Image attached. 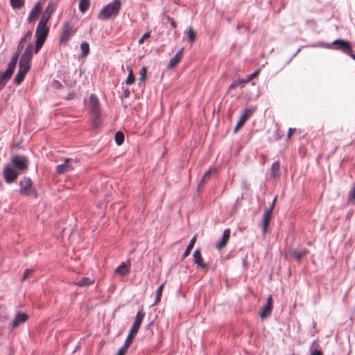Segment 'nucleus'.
<instances>
[{"label":"nucleus","instance_id":"obj_1","mask_svg":"<svg viewBox=\"0 0 355 355\" xmlns=\"http://www.w3.org/2000/svg\"><path fill=\"white\" fill-rule=\"evenodd\" d=\"M121 8V1L114 0L105 6H104L98 13V17L101 20L112 19L116 17Z\"/></svg>","mask_w":355,"mask_h":355},{"label":"nucleus","instance_id":"obj_2","mask_svg":"<svg viewBox=\"0 0 355 355\" xmlns=\"http://www.w3.org/2000/svg\"><path fill=\"white\" fill-rule=\"evenodd\" d=\"M19 193L24 196H31L37 198L38 194L33 187L32 180L27 176H24L19 182Z\"/></svg>","mask_w":355,"mask_h":355},{"label":"nucleus","instance_id":"obj_3","mask_svg":"<svg viewBox=\"0 0 355 355\" xmlns=\"http://www.w3.org/2000/svg\"><path fill=\"white\" fill-rule=\"evenodd\" d=\"M46 24H38L36 28V42L35 46V53H37L41 49L49 35V28Z\"/></svg>","mask_w":355,"mask_h":355},{"label":"nucleus","instance_id":"obj_4","mask_svg":"<svg viewBox=\"0 0 355 355\" xmlns=\"http://www.w3.org/2000/svg\"><path fill=\"white\" fill-rule=\"evenodd\" d=\"M33 44H29L24 53L22 54L19 62V67L20 70L28 72L31 68V61L33 57Z\"/></svg>","mask_w":355,"mask_h":355},{"label":"nucleus","instance_id":"obj_5","mask_svg":"<svg viewBox=\"0 0 355 355\" xmlns=\"http://www.w3.org/2000/svg\"><path fill=\"white\" fill-rule=\"evenodd\" d=\"M12 166L20 173L26 172L28 168V159L24 155H14L11 158Z\"/></svg>","mask_w":355,"mask_h":355},{"label":"nucleus","instance_id":"obj_6","mask_svg":"<svg viewBox=\"0 0 355 355\" xmlns=\"http://www.w3.org/2000/svg\"><path fill=\"white\" fill-rule=\"evenodd\" d=\"M76 32V28L73 26L72 24H64L60 35V43L65 46Z\"/></svg>","mask_w":355,"mask_h":355},{"label":"nucleus","instance_id":"obj_7","mask_svg":"<svg viewBox=\"0 0 355 355\" xmlns=\"http://www.w3.org/2000/svg\"><path fill=\"white\" fill-rule=\"evenodd\" d=\"M19 174L20 173L10 165H6L3 171V178L8 184L15 182Z\"/></svg>","mask_w":355,"mask_h":355},{"label":"nucleus","instance_id":"obj_8","mask_svg":"<svg viewBox=\"0 0 355 355\" xmlns=\"http://www.w3.org/2000/svg\"><path fill=\"white\" fill-rule=\"evenodd\" d=\"M28 318L29 316L27 313L21 311H17L12 322L10 324V328L11 329L17 328L20 325L25 323L28 320Z\"/></svg>","mask_w":355,"mask_h":355},{"label":"nucleus","instance_id":"obj_9","mask_svg":"<svg viewBox=\"0 0 355 355\" xmlns=\"http://www.w3.org/2000/svg\"><path fill=\"white\" fill-rule=\"evenodd\" d=\"M255 110V107H249L245 110L244 113L241 116L234 128V132H236L241 126L243 125L245 122L253 114Z\"/></svg>","mask_w":355,"mask_h":355},{"label":"nucleus","instance_id":"obj_10","mask_svg":"<svg viewBox=\"0 0 355 355\" xmlns=\"http://www.w3.org/2000/svg\"><path fill=\"white\" fill-rule=\"evenodd\" d=\"M333 44L339 45V49H342L343 53H345L349 55L352 53V49L351 47V45H350L349 42H348L347 41L338 39V40H336L333 42Z\"/></svg>","mask_w":355,"mask_h":355},{"label":"nucleus","instance_id":"obj_11","mask_svg":"<svg viewBox=\"0 0 355 355\" xmlns=\"http://www.w3.org/2000/svg\"><path fill=\"white\" fill-rule=\"evenodd\" d=\"M42 8V5L41 1L37 2L31 10L28 15V20L29 21L36 20L38 18L39 15L41 14Z\"/></svg>","mask_w":355,"mask_h":355},{"label":"nucleus","instance_id":"obj_12","mask_svg":"<svg viewBox=\"0 0 355 355\" xmlns=\"http://www.w3.org/2000/svg\"><path fill=\"white\" fill-rule=\"evenodd\" d=\"M272 298L271 296H269L267 298L266 304L263 307L261 311L259 313V316L261 318H265L268 315H269L272 311Z\"/></svg>","mask_w":355,"mask_h":355},{"label":"nucleus","instance_id":"obj_13","mask_svg":"<svg viewBox=\"0 0 355 355\" xmlns=\"http://www.w3.org/2000/svg\"><path fill=\"white\" fill-rule=\"evenodd\" d=\"M73 161L71 158H67L65 159L64 163L58 165L56 166L55 171L58 174H62L67 171H69L72 169V166L71 165V162Z\"/></svg>","mask_w":355,"mask_h":355},{"label":"nucleus","instance_id":"obj_14","mask_svg":"<svg viewBox=\"0 0 355 355\" xmlns=\"http://www.w3.org/2000/svg\"><path fill=\"white\" fill-rule=\"evenodd\" d=\"M89 108L92 114L101 112L99 101L94 94H92L89 98Z\"/></svg>","mask_w":355,"mask_h":355},{"label":"nucleus","instance_id":"obj_15","mask_svg":"<svg viewBox=\"0 0 355 355\" xmlns=\"http://www.w3.org/2000/svg\"><path fill=\"white\" fill-rule=\"evenodd\" d=\"M130 260L127 262H123L119 265L114 270L115 274L119 275L120 276H124L130 272Z\"/></svg>","mask_w":355,"mask_h":355},{"label":"nucleus","instance_id":"obj_16","mask_svg":"<svg viewBox=\"0 0 355 355\" xmlns=\"http://www.w3.org/2000/svg\"><path fill=\"white\" fill-rule=\"evenodd\" d=\"M193 261L196 264L198 265V267L202 268V269H207L208 267V265L205 263L202 262V258L201 256V252L199 249H196L193 254Z\"/></svg>","mask_w":355,"mask_h":355},{"label":"nucleus","instance_id":"obj_17","mask_svg":"<svg viewBox=\"0 0 355 355\" xmlns=\"http://www.w3.org/2000/svg\"><path fill=\"white\" fill-rule=\"evenodd\" d=\"M54 10L53 5L50 3L42 12L41 19L39 22H48L51 14Z\"/></svg>","mask_w":355,"mask_h":355},{"label":"nucleus","instance_id":"obj_18","mask_svg":"<svg viewBox=\"0 0 355 355\" xmlns=\"http://www.w3.org/2000/svg\"><path fill=\"white\" fill-rule=\"evenodd\" d=\"M308 253L309 250L305 248L300 250H293L290 252V254L297 261H300L301 259H303Z\"/></svg>","mask_w":355,"mask_h":355},{"label":"nucleus","instance_id":"obj_19","mask_svg":"<svg viewBox=\"0 0 355 355\" xmlns=\"http://www.w3.org/2000/svg\"><path fill=\"white\" fill-rule=\"evenodd\" d=\"M12 73L13 72L8 69L4 73L0 72V89H2L4 87L6 83L11 78Z\"/></svg>","mask_w":355,"mask_h":355},{"label":"nucleus","instance_id":"obj_20","mask_svg":"<svg viewBox=\"0 0 355 355\" xmlns=\"http://www.w3.org/2000/svg\"><path fill=\"white\" fill-rule=\"evenodd\" d=\"M184 53V48H182L180 50H179L175 56L172 58L168 63V67L170 68H174L177 66L181 58H182Z\"/></svg>","mask_w":355,"mask_h":355},{"label":"nucleus","instance_id":"obj_21","mask_svg":"<svg viewBox=\"0 0 355 355\" xmlns=\"http://www.w3.org/2000/svg\"><path fill=\"white\" fill-rule=\"evenodd\" d=\"M230 236V230L229 228L225 229L223 232V236L219 243L216 245L218 249L223 248L227 243Z\"/></svg>","mask_w":355,"mask_h":355},{"label":"nucleus","instance_id":"obj_22","mask_svg":"<svg viewBox=\"0 0 355 355\" xmlns=\"http://www.w3.org/2000/svg\"><path fill=\"white\" fill-rule=\"evenodd\" d=\"M21 51H19L18 49H17L16 53L12 55L10 61L8 63V69H10L12 72H14V70L16 67V64L17 62L19 55Z\"/></svg>","mask_w":355,"mask_h":355},{"label":"nucleus","instance_id":"obj_23","mask_svg":"<svg viewBox=\"0 0 355 355\" xmlns=\"http://www.w3.org/2000/svg\"><path fill=\"white\" fill-rule=\"evenodd\" d=\"M21 51H19L18 49H17L16 53L12 55L10 61L8 63V69H10L12 72H14V70L16 67V64L17 62L19 55Z\"/></svg>","mask_w":355,"mask_h":355},{"label":"nucleus","instance_id":"obj_24","mask_svg":"<svg viewBox=\"0 0 355 355\" xmlns=\"http://www.w3.org/2000/svg\"><path fill=\"white\" fill-rule=\"evenodd\" d=\"M94 283V279H90L89 277H84L79 281L76 282L75 284L79 287H87L89 285L93 284Z\"/></svg>","mask_w":355,"mask_h":355},{"label":"nucleus","instance_id":"obj_25","mask_svg":"<svg viewBox=\"0 0 355 355\" xmlns=\"http://www.w3.org/2000/svg\"><path fill=\"white\" fill-rule=\"evenodd\" d=\"M280 165L278 161L275 162L270 168V175L273 178L279 177L280 175Z\"/></svg>","mask_w":355,"mask_h":355},{"label":"nucleus","instance_id":"obj_26","mask_svg":"<svg viewBox=\"0 0 355 355\" xmlns=\"http://www.w3.org/2000/svg\"><path fill=\"white\" fill-rule=\"evenodd\" d=\"M31 36H32V31H28L26 34L24 36V37H22L21 39V40L19 41V44L17 46V49L19 50V51H21L24 46V44L25 43L28 41V40H30L31 38Z\"/></svg>","mask_w":355,"mask_h":355},{"label":"nucleus","instance_id":"obj_27","mask_svg":"<svg viewBox=\"0 0 355 355\" xmlns=\"http://www.w3.org/2000/svg\"><path fill=\"white\" fill-rule=\"evenodd\" d=\"M92 125L94 128H98L101 124L102 120L101 118V112H98L97 114L94 113L92 114Z\"/></svg>","mask_w":355,"mask_h":355},{"label":"nucleus","instance_id":"obj_28","mask_svg":"<svg viewBox=\"0 0 355 355\" xmlns=\"http://www.w3.org/2000/svg\"><path fill=\"white\" fill-rule=\"evenodd\" d=\"M196 241V236H194L191 240L190 241V243L188 245L187 248H186L183 255H182V259H184L186 258L187 256H189V254H190L191 250L193 249V246H194V244Z\"/></svg>","mask_w":355,"mask_h":355},{"label":"nucleus","instance_id":"obj_29","mask_svg":"<svg viewBox=\"0 0 355 355\" xmlns=\"http://www.w3.org/2000/svg\"><path fill=\"white\" fill-rule=\"evenodd\" d=\"M26 73L27 72L19 69L17 75L14 78V83L17 85H19L24 80Z\"/></svg>","mask_w":355,"mask_h":355},{"label":"nucleus","instance_id":"obj_30","mask_svg":"<svg viewBox=\"0 0 355 355\" xmlns=\"http://www.w3.org/2000/svg\"><path fill=\"white\" fill-rule=\"evenodd\" d=\"M135 335L133 334H131L130 333L128 334L125 340V343L123 345V347H121V348L123 349L124 350L127 351L128 349L129 348L130 345H131V343H132V340H133V338H135Z\"/></svg>","mask_w":355,"mask_h":355},{"label":"nucleus","instance_id":"obj_31","mask_svg":"<svg viewBox=\"0 0 355 355\" xmlns=\"http://www.w3.org/2000/svg\"><path fill=\"white\" fill-rule=\"evenodd\" d=\"M211 169L208 170L202 176V179L200 180L198 186V189L200 190V187L203 186L204 183L207 181H208L210 179L211 177Z\"/></svg>","mask_w":355,"mask_h":355},{"label":"nucleus","instance_id":"obj_32","mask_svg":"<svg viewBox=\"0 0 355 355\" xmlns=\"http://www.w3.org/2000/svg\"><path fill=\"white\" fill-rule=\"evenodd\" d=\"M145 313L143 311H139L137 313L136 318L133 324L141 326V324L144 318Z\"/></svg>","mask_w":355,"mask_h":355},{"label":"nucleus","instance_id":"obj_33","mask_svg":"<svg viewBox=\"0 0 355 355\" xmlns=\"http://www.w3.org/2000/svg\"><path fill=\"white\" fill-rule=\"evenodd\" d=\"M128 69L129 71V73H128V76L126 78L125 83L128 85H131L135 82V75L133 73V71L131 69V67H128Z\"/></svg>","mask_w":355,"mask_h":355},{"label":"nucleus","instance_id":"obj_34","mask_svg":"<svg viewBox=\"0 0 355 355\" xmlns=\"http://www.w3.org/2000/svg\"><path fill=\"white\" fill-rule=\"evenodd\" d=\"M164 286V284H162L159 286V288L157 289V291H156V298H155V302H154L153 305H156V304H157L160 302Z\"/></svg>","mask_w":355,"mask_h":355},{"label":"nucleus","instance_id":"obj_35","mask_svg":"<svg viewBox=\"0 0 355 355\" xmlns=\"http://www.w3.org/2000/svg\"><path fill=\"white\" fill-rule=\"evenodd\" d=\"M114 140H115V142L116 144L118 145V146H120L123 144V141H124V135L122 132L121 131H118L116 132L115 134V136H114Z\"/></svg>","mask_w":355,"mask_h":355},{"label":"nucleus","instance_id":"obj_36","mask_svg":"<svg viewBox=\"0 0 355 355\" xmlns=\"http://www.w3.org/2000/svg\"><path fill=\"white\" fill-rule=\"evenodd\" d=\"M81 51H82V57L87 56L89 53V44L86 42H82L80 45Z\"/></svg>","mask_w":355,"mask_h":355},{"label":"nucleus","instance_id":"obj_37","mask_svg":"<svg viewBox=\"0 0 355 355\" xmlns=\"http://www.w3.org/2000/svg\"><path fill=\"white\" fill-rule=\"evenodd\" d=\"M276 200H277V197H275L273 200H272V205L270 206V208H268V209H266V211L264 212V214H263V216L264 217H267V218H269L271 219V216H272V211H273V209H274V207H275V202H276Z\"/></svg>","mask_w":355,"mask_h":355},{"label":"nucleus","instance_id":"obj_38","mask_svg":"<svg viewBox=\"0 0 355 355\" xmlns=\"http://www.w3.org/2000/svg\"><path fill=\"white\" fill-rule=\"evenodd\" d=\"M89 6V0H80L79 3V9L81 12H85Z\"/></svg>","mask_w":355,"mask_h":355},{"label":"nucleus","instance_id":"obj_39","mask_svg":"<svg viewBox=\"0 0 355 355\" xmlns=\"http://www.w3.org/2000/svg\"><path fill=\"white\" fill-rule=\"evenodd\" d=\"M10 4L13 8L19 9L24 4V0H10Z\"/></svg>","mask_w":355,"mask_h":355},{"label":"nucleus","instance_id":"obj_40","mask_svg":"<svg viewBox=\"0 0 355 355\" xmlns=\"http://www.w3.org/2000/svg\"><path fill=\"white\" fill-rule=\"evenodd\" d=\"M147 67L144 66L139 71V80L141 82H144L146 80L147 78Z\"/></svg>","mask_w":355,"mask_h":355},{"label":"nucleus","instance_id":"obj_41","mask_svg":"<svg viewBox=\"0 0 355 355\" xmlns=\"http://www.w3.org/2000/svg\"><path fill=\"white\" fill-rule=\"evenodd\" d=\"M270 220V218L263 216L262 232H263V234H265L268 230Z\"/></svg>","mask_w":355,"mask_h":355},{"label":"nucleus","instance_id":"obj_42","mask_svg":"<svg viewBox=\"0 0 355 355\" xmlns=\"http://www.w3.org/2000/svg\"><path fill=\"white\" fill-rule=\"evenodd\" d=\"M187 37L191 42L196 40V33L191 27L187 31Z\"/></svg>","mask_w":355,"mask_h":355},{"label":"nucleus","instance_id":"obj_43","mask_svg":"<svg viewBox=\"0 0 355 355\" xmlns=\"http://www.w3.org/2000/svg\"><path fill=\"white\" fill-rule=\"evenodd\" d=\"M33 273V270L32 269H26L24 272V274L23 275L21 280L24 281V280L27 279L32 275Z\"/></svg>","mask_w":355,"mask_h":355},{"label":"nucleus","instance_id":"obj_44","mask_svg":"<svg viewBox=\"0 0 355 355\" xmlns=\"http://www.w3.org/2000/svg\"><path fill=\"white\" fill-rule=\"evenodd\" d=\"M139 328H140L139 326L132 324L129 333L136 336L138 331L139 330Z\"/></svg>","mask_w":355,"mask_h":355},{"label":"nucleus","instance_id":"obj_45","mask_svg":"<svg viewBox=\"0 0 355 355\" xmlns=\"http://www.w3.org/2000/svg\"><path fill=\"white\" fill-rule=\"evenodd\" d=\"M150 37V31H148L143 35V36L139 40V44H141L144 43V40L149 38Z\"/></svg>","mask_w":355,"mask_h":355},{"label":"nucleus","instance_id":"obj_46","mask_svg":"<svg viewBox=\"0 0 355 355\" xmlns=\"http://www.w3.org/2000/svg\"><path fill=\"white\" fill-rule=\"evenodd\" d=\"M349 200H355V184L353 185L349 193Z\"/></svg>","mask_w":355,"mask_h":355},{"label":"nucleus","instance_id":"obj_47","mask_svg":"<svg viewBox=\"0 0 355 355\" xmlns=\"http://www.w3.org/2000/svg\"><path fill=\"white\" fill-rule=\"evenodd\" d=\"M259 72H260L259 70H257L252 74L249 75L248 76L247 81H249V82L251 81L253 78H254L255 77H257L259 75Z\"/></svg>","mask_w":355,"mask_h":355},{"label":"nucleus","instance_id":"obj_48","mask_svg":"<svg viewBox=\"0 0 355 355\" xmlns=\"http://www.w3.org/2000/svg\"><path fill=\"white\" fill-rule=\"evenodd\" d=\"M53 87L57 89H60L62 87V85L60 81L54 80L53 83Z\"/></svg>","mask_w":355,"mask_h":355},{"label":"nucleus","instance_id":"obj_49","mask_svg":"<svg viewBox=\"0 0 355 355\" xmlns=\"http://www.w3.org/2000/svg\"><path fill=\"white\" fill-rule=\"evenodd\" d=\"M295 130H296L295 128H290L288 131L287 138L290 139L291 137V136L293 135V134L295 132Z\"/></svg>","mask_w":355,"mask_h":355},{"label":"nucleus","instance_id":"obj_50","mask_svg":"<svg viewBox=\"0 0 355 355\" xmlns=\"http://www.w3.org/2000/svg\"><path fill=\"white\" fill-rule=\"evenodd\" d=\"M127 351L120 348L116 355H125Z\"/></svg>","mask_w":355,"mask_h":355},{"label":"nucleus","instance_id":"obj_51","mask_svg":"<svg viewBox=\"0 0 355 355\" xmlns=\"http://www.w3.org/2000/svg\"><path fill=\"white\" fill-rule=\"evenodd\" d=\"M311 355H322V353L320 350L315 349L312 353Z\"/></svg>","mask_w":355,"mask_h":355},{"label":"nucleus","instance_id":"obj_52","mask_svg":"<svg viewBox=\"0 0 355 355\" xmlns=\"http://www.w3.org/2000/svg\"><path fill=\"white\" fill-rule=\"evenodd\" d=\"M241 28H243L245 31H247V30H248V27H247V26H242V25H239V24H238V25L236 26V29H237L238 31H240Z\"/></svg>","mask_w":355,"mask_h":355},{"label":"nucleus","instance_id":"obj_53","mask_svg":"<svg viewBox=\"0 0 355 355\" xmlns=\"http://www.w3.org/2000/svg\"><path fill=\"white\" fill-rule=\"evenodd\" d=\"M130 94V91H129L128 89H125V90L123 91V96H124L125 98H128V97H129Z\"/></svg>","mask_w":355,"mask_h":355},{"label":"nucleus","instance_id":"obj_54","mask_svg":"<svg viewBox=\"0 0 355 355\" xmlns=\"http://www.w3.org/2000/svg\"><path fill=\"white\" fill-rule=\"evenodd\" d=\"M248 83H249V81H247V79H246V80H241L239 81V84H242V85H243V84Z\"/></svg>","mask_w":355,"mask_h":355},{"label":"nucleus","instance_id":"obj_55","mask_svg":"<svg viewBox=\"0 0 355 355\" xmlns=\"http://www.w3.org/2000/svg\"><path fill=\"white\" fill-rule=\"evenodd\" d=\"M349 56H350L353 60H355V54H354V53H352L349 55Z\"/></svg>","mask_w":355,"mask_h":355},{"label":"nucleus","instance_id":"obj_56","mask_svg":"<svg viewBox=\"0 0 355 355\" xmlns=\"http://www.w3.org/2000/svg\"><path fill=\"white\" fill-rule=\"evenodd\" d=\"M171 26L173 27V28H175L176 27V24L175 23H173V24H171Z\"/></svg>","mask_w":355,"mask_h":355},{"label":"nucleus","instance_id":"obj_57","mask_svg":"<svg viewBox=\"0 0 355 355\" xmlns=\"http://www.w3.org/2000/svg\"><path fill=\"white\" fill-rule=\"evenodd\" d=\"M236 87V85L235 84H232L231 86H230V88H233V87Z\"/></svg>","mask_w":355,"mask_h":355},{"label":"nucleus","instance_id":"obj_58","mask_svg":"<svg viewBox=\"0 0 355 355\" xmlns=\"http://www.w3.org/2000/svg\"><path fill=\"white\" fill-rule=\"evenodd\" d=\"M293 355H294V354H293Z\"/></svg>","mask_w":355,"mask_h":355}]
</instances>
